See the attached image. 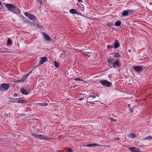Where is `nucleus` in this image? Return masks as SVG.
<instances>
[{
  "instance_id": "35",
  "label": "nucleus",
  "mask_w": 152,
  "mask_h": 152,
  "mask_svg": "<svg viewBox=\"0 0 152 152\" xmlns=\"http://www.w3.org/2000/svg\"><path fill=\"white\" fill-rule=\"evenodd\" d=\"M18 96V94H17V93H15V94H14V96L15 97H17V96Z\"/></svg>"
},
{
  "instance_id": "9",
  "label": "nucleus",
  "mask_w": 152,
  "mask_h": 152,
  "mask_svg": "<svg viewBox=\"0 0 152 152\" xmlns=\"http://www.w3.org/2000/svg\"><path fill=\"white\" fill-rule=\"evenodd\" d=\"M39 139L42 140H49L50 139V138H48L47 137H46L44 135L39 134Z\"/></svg>"
},
{
  "instance_id": "7",
  "label": "nucleus",
  "mask_w": 152,
  "mask_h": 152,
  "mask_svg": "<svg viewBox=\"0 0 152 152\" xmlns=\"http://www.w3.org/2000/svg\"><path fill=\"white\" fill-rule=\"evenodd\" d=\"M120 46V44L119 41L117 40H116L114 42V48L115 49H116L119 47Z\"/></svg>"
},
{
  "instance_id": "39",
  "label": "nucleus",
  "mask_w": 152,
  "mask_h": 152,
  "mask_svg": "<svg viewBox=\"0 0 152 152\" xmlns=\"http://www.w3.org/2000/svg\"><path fill=\"white\" fill-rule=\"evenodd\" d=\"M39 2L40 3V4H42V1H39Z\"/></svg>"
},
{
  "instance_id": "18",
  "label": "nucleus",
  "mask_w": 152,
  "mask_h": 152,
  "mask_svg": "<svg viewBox=\"0 0 152 152\" xmlns=\"http://www.w3.org/2000/svg\"><path fill=\"white\" fill-rule=\"evenodd\" d=\"M114 56L115 57H120V55L118 52H115L113 53Z\"/></svg>"
},
{
  "instance_id": "28",
  "label": "nucleus",
  "mask_w": 152,
  "mask_h": 152,
  "mask_svg": "<svg viewBox=\"0 0 152 152\" xmlns=\"http://www.w3.org/2000/svg\"><path fill=\"white\" fill-rule=\"evenodd\" d=\"M39 104L44 106H46L47 105V104L46 103H39Z\"/></svg>"
},
{
  "instance_id": "10",
  "label": "nucleus",
  "mask_w": 152,
  "mask_h": 152,
  "mask_svg": "<svg viewBox=\"0 0 152 152\" xmlns=\"http://www.w3.org/2000/svg\"><path fill=\"white\" fill-rule=\"evenodd\" d=\"M42 34H43V35L44 36V37L48 41H50V38L49 36V35H48V34H46L43 32Z\"/></svg>"
},
{
  "instance_id": "12",
  "label": "nucleus",
  "mask_w": 152,
  "mask_h": 152,
  "mask_svg": "<svg viewBox=\"0 0 152 152\" xmlns=\"http://www.w3.org/2000/svg\"><path fill=\"white\" fill-rule=\"evenodd\" d=\"M69 11L70 13L72 14H77L78 12L76 10L74 9H71Z\"/></svg>"
},
{
  "instance_id": "14",
  "label": "nucleus",
  "mask_w": 152,
  "mask_h": 152,
  "mask_svg": "<svg viewBox=\"0 0 152 152\" xmlns=\"http://www.w3.org/2000/svg\"><path fill=\"white\" fill-rule=\"evenodd\" d=\"M142 140H152V136L151 135L148 136L146 137L143 138Z\"/></svg>"
},
{
  "instance_id": "36",
  "label": "nucleus",
  "mask_w": 152,
  "mask_h": 152,
  "mask_svg": "<svg viewBox=\"0 0 152 152\" xmlns=\"http://www.w3.org/2000/svg\"><path fill=\"white\" fill-rule=\"evenodd\" d=\"M87 147H91L92 146L91 144H88L87 145Z\"/></svg>"
},
{
  "instance_id": "8",
  "label": "nucleus",
  "mask_w": 152,
  "mask_h": 152,
  "mask_svg": "<svg viewBox=\"0 0 152 152\" xmlns=\"http://www.w3.org/2000/svg\"><path fill=\"white\" fill-rule=\"evenodd\" d=\"M130 150L133 152H139L140 151L139 149L136 147H131L130 148Z\"/></svg>"
},
{
  "instance_id": "2",
  "label": "nucleus",
  "mask_w": 152,
  "mask_h": 152,
  "mask_svg": "<svg viewBox=\"0 0 152 152\" xmlns=\"http://www.w3.org/2000/svg\"><path fill=\"white\" fill-rule=\"evenodd\" d=\"M99 81L101 84L106 87H109L111 85L110 82L106 80H100Z\"/></svg>"
},
{
  "instance_id": "25",
  "label": "nucleus",
  "mask_w": 152,
  "mask_h": 152,
  "mask_svg": "<svg viewBox=\"0 0 152 152\" xmlns=\"http://www.w3.org/2000/svg\"><path fill=\"white\" fill-rule=\"evenodd\" d=\"M25 101L23 99H19L18 101V102L20 103H23Z\"/></svg>"
},
{
  "instance_id": "22",
  "label": "nucleus",
  "mask_w": 152,
  "mask_h": 152,
  "mask_svg": "<svg viewBox=\"0 0 152 152\" xmlns=\"http://www.w3.org/2000/svg\"><path fill=\"white\" fill-rule=\"evenodd\" d=\"M54 66L56 68H58L59 67V64H58V63L57 61H55L54 62Z\"/></svg>"
},
{
  "instance_id": "29",
  "label": "nucleus",
  "mask_w": 152,
  "mask_h": 152,
  "mask_svg": "<svg viewBox=\"0 0 152 152\" xmlns=\"http://www.w3.org/2000/svg\"><path fill=\"white\" fill-rule=\"evenodd\" d=\"M67 151L68 152H72V150L71 148H68L67 149Z\"/></svg>"
},
{
  "instance_id": "42",
  "label": "nucleus",
  "mask_w": 152,
  "mask_h": 152,
  "mask_svg": "<svg viewBox=\"0 0 152 152\" xmlns=\"http://www.w3.org/2000/svg\"><path fill=\"white\" fill-rule=\"evenodd\" d=\"M128 106L129 107V106H130V104H128Z\"/></svg>"
},
{
  "instance_id": "41",
  "label": "nucleus",
  "mask_w": 152,
  "mask_h": 152,
  "mask_svg": "<svg viewBox=\"0 0 152 152\" xmlns=\"http://www.w3.org/2000/svg\"><path fill=\"white\" fill-rule=\"evenodd\" d=\"M1 2L0 1V6L1 5Z\"/></svg>"
},
{
  "instance_id": "20",
  "label": "nucleus",
  "mask_w": 152,
  "mask_h": 152,
  "mask_svg": "<svg viewBox=\"0 0 152 152\" xmlns=\"http://www.w3.org/2000/svg\"><path fill=\"white\" fill-rule=\"evenodd\" d=\"M113 59L112 58H110L109 59L107 60V62L108 63H110V64H113Z\"/></svg>"
},
{
  "instance_id": "38",
  "label": "nucleus",
  "mask_w": 152,
  "mask_h": 152,
  "mask_svg": "<svg viewBox=\"0 0 152 152\" xmlns=\"http://www.w3.org/2000/svg\"><path fill=\"white\" fill-rule=\"evenodd\" d=\"M32 71H30L28 73H29V75L30 74H31L32 73Z\"/></svg>"
},
{
  "instance_id": "44",
  "label": "nucleus",
  "mask_w": 152,
  "mask_h": 152,
  "mask_svg": "<svg viewBox=\"0 0 152 152\" xmlns=\"http://www.w3.org/2000/svg\"><path fill=\"white\" fill-rule=\"evenodd\" d=\"M17 99H20V98H18Z\"/></svg>"
},
{
  "instance_id": "19",
  "label": "nucleus",
  "mask_w": 152,
  "mask_h": 152,
  "mask_svg": "<svg viewBox=\"0 0 152 152\" xmlns=\"http://www.w3.org/2000/svg\"><path fill=\"white\" fill-rule=\"evenodd\" d=\"M121 22L119 20L116 21L115 24V25L116 26H118L121 25Z\"/></svg>"
},
{
  "instance_id": "30",
  "label": "nucleus",
  "mask_w": 152,
  "mask_h": 152,
  "mask_svg": "<svg viewBox=\"0 0 152 152\" xmlns=\"http://www.w3.org/2000/svg\"><path fill=\"white\" fill-rule=\"evenodd\" d=\"M110 120L112 121H113V122H116L117 121V120L116 119H114L112 117L110 118Z\"/></svg>"
},
{
  "instance_id": "32",
  "label": "nucleus",
  "mask_w": 152,
  "mask_h": 152,
  "mask_svg": "<svg viewBox=\"0 0 152 152\" xmlns=\"http://www.w3.org/2000/svg\"><path fill=\"white\" fill-rule=\"evenodd\" d=\"M121 138H115L114 139V141L115 140H120Z\"/></svg>"
},
{
  "instance_id": "11",
  "label": "nucleus",
  "mask_w": 152,
  "mask_h": 152,
  "mask_svg": "<svg viewBox=\"0 0 152 152\" xmlns=\"http://www.w3.org/2000/svg\"><path fill=\"white\" fill-rule=\"evenodd\" d=\"M48 60L47 58L45 57H42L41 58L40 64H42Z\"/></svg>"
},
{
  "instance_id": "15",
  "label": "nucleus",
  "mask_w": 152,
  "mask_h": 152,
  "mask_svg": "<svg viewBox=\"0 0 152 152\" xmlns=\"http://www.w3.org/2000/svg\"><path fill=\"white\" fill-rule=\"evenodd\" d=\"M128 15V12L126 10H125L123 12L122 14H121V15L123 16H126Z\"/></svg>"
},
{
  "instance_id": "27",
  "label": "nucleus",
  "mask_w": 152,
  "mask_h": 152,
  "mask_svg": "<svg viewBox=\"0 0 152 152\" xmlns=\"http://www.w3.org/2000/svg\"><path fill=\"white\" fill-rule=\"evenodd\" d=\"M113 45H108L107 46V48L108 49H110L113 48Z\"/></svg>"
},
{
  "instance_id": "5",
  "label": "nucleus",
  "mask_w": 152,
  "mask_h": 152,
  "mask_svg": "<svg viewBox=\"0 0 152 152\" xmlns=\"http://www.w3.org/2000/svg\"><path fill=\"white\" fill-rule=\"evenodd\" d=\"M24 15L26 16L30 20H34L36 18L35 16L33 15L28 13L27 12H25Z\"/></svg>"
},
{
  "instance_id": "17",
  "label": "nucleus",
  "mask_w": 152,
  "mask_h": 152,
  "mask_svg": "<svg viewBox=\"0 0 152 152\" xmlns=\"http://www.w3.org/2000/svg\"><path fill=\"white\" fill-rule=\"evenodd\" d=\"M21 92L23 94L25 95L27 94L28 93L27 91L23 88H22L21 89Z\"/></svg>"
},
{
  "instance_id": "43",
  "label": "nucleus",
  "mask_w": 152,
  "mask_h": 152,
  "mask_svg": "<svg viewBox=\"0 0 152 152\" xmlns=\"http://www.w3.org/2000/svg\"><path fill=\"white\" fill-rule=\"evenodd\" d=\"M129 52H130V50H129Z\"/></svg>"
},
{
  "instance_id": "33",
  "label": "nucleus",
  "mask_w": 152,
  "mask_h": 152,
  "mask_svg": "<svg viewBox=\"0 0 152 152\" xmlns=\"http://www.w3.org/2000/svg\"><path fill=\"white\" fill-rule=\"evenodd\" d=\"M29 75V73H27L26 75H24L25 77H26V78H27Z\"/></svg>"
},
{
  "instance_id": "31",
  "label": "nucleus",
  "mask_w": 152,
  "mask_h": 152,
  "mask_svg": "<svg viewBox=\"0 0 152 152\" xmlns=\"http://www.w3.org/2000/svg\"><path fill=\"white\" fill-rule=\"evenodd\" d=\"M92 146H98L99 145V144L94 143V144H91Z\"/></svg>"
},
{
  "instance_id": "21",
  "label": "nucleus",
  "mask_w": 152,
  "mask_h": 152,
  "mask_svg": "<svg viewBox=\"0 0 152 152\" xmlns=\"http://www.w3.org/2000/svg\"><path fill=\"white\" fill-rule=\"evenodd\" d=\"M26 77H25V76H23L21 78V79L17 81L19 82H23V81L26 79Z\"/></svg>"
},
{
  "instance_id": "4",
  "label": "nucleus",
  "mask_w": 152,
  "mask_h": 152,
  "mask_svg": "<svg viewBox=\"0 0 152 152\" xmlns=\"http://www.w3.org/2000/svg\"><path fill=\"white\" fill-rule=\"evenodd\" d=\"M113 66L116 67V66L118 67H120L121 66V63L120 61L118 60H116L114 62L113 64Z\"/></svg>"
},
{
  "instance_id": "13",
  "label": "nucleus",
  "mask_w": 152,
  "mask_h": 152,
  "mask_svg": "<svg viewBox=\"0 0 152 152\" xmlns=\"http://www.w3.org/2000/svg\"><path fill=\"white\" fill-rule=\"evenodd\" d=\"M127 136L128 137L132 138H134L135 137V135L134 133H131L129 134H128Z\"/></svg>"
},
{
  "instance_id": "37",
  "label": "nucleus",
  "mask_w": 152,
  "mask_h": 152,
  "mask_svg": "<svg viewBox=\"0 0 152 152\" xmlns=\"http://www.w3.org/2000/svg\"><path fill=\"white\" fill-rule=\"evenodd\" d=\"M78 1L79 3H80L82 2V0H78Z\"/></svg>"
},
{
  "instance_id": "23",
  "label": "nucleus",
  "mask_w": 152,
  "mask_h": 152,
  "mask_svg": "<svg viewBox=\"0 0 152 152\" xmlns=\"http://www.w3.org/2000/svg\"><path fill=\"white\" fill-rule=\"evenodd\" d=\"M12 41L11 39L9 38L8 39L7 41V44L10 45H12Z\"/></svg>"
},
{
  "instance_id": "1",
  "label": "nucleus",
  "mask_w": 152,
  "mask_h": 152,
  "mask_svg": "<svg viewBox=\"0 0 152 152\" xmlns=\"http://www.w3.org/2000/svg\"><path fill=\"white\" fill-rule=\"evenodd\" d=\"M5 6L7 9L13 13L19 14L20 13V10L12 4H6Z\"/></svg>"
},
{
  "instance_id": "34",
  "label": "nucleus",
  "mask_w": 152,
  "mask_h": 152,
  "mask_svg": "<svg viewBox=\"0 0 152 152\" xmlns=\"http://www.w3.org/2000/svg\"><path fill=\"white\" fill-rule=\"evenodd\" d=\"M84 99V98H80L79 99H78V100H83Z\"/></svg>"
},
{
  "instance_id": "6",
  "label": "nucleus",
  "mask_w": 152,
  "mask_h": 152,
  "mask_svg": "<svg viewBox=\"0 0 152 152\" xmlns=\"http://www.w3.org/2000/svg\"><path fill=\"white\" fill-rule=\"evenodd\" d=\"M133 69L136 72H138L141 71L143 69V68L142 66H137L133 67Z\"/></svg>"
},
{
  "instance_id": "16",
  "label": "nucleus",
  "mask_w": 152,
  "mask_h": 152,
  "mask_svg": "<svg viewBox=\"0 0 152 152\" xmlns=\"http://www.w3.org/2000/svg\"><path fill=\"white\" fill-rule=\"evenodd\" d=\"M96 96L99 97L98 94L96 95L95 93H92L90 95V97L94 98L96 97Z\"/></svg>"
},
{
  "instance_id": "3",
  "label": "nucleus",
  "mask_w": 152,
  "mask_h": 152,
  "mask_svg": "<svg viewBox=\"0 0 152 152\" xmlns=\"http://www.w3.org/2000/svg\"><path fill=\"white\" fill-rule=\"evenodd\" d=\"M10 86L9 84L7 83H3L0 86V90H1V88L4 89V91L8 89Z\"/></svg>"
},
{
  "instance_id": "24",
  "label": "nucleus",
  "mask_w": 152,
  "mask_h": 152,
  "mask_svg": "<svg viewBox=\"0 0 152 152\" xmlns=\"http://www.w3.org/2000/svg\"><path fill=\"white\" fill-rule=\"evenodd\" d=\"M74 80L75 81H83L84 80L80 78H75Z\"/></svg>"
},
{
  "instance_id": "26",
  "label": "nucleus",
  "mask_w": 152,
  "mask_h": 152,
  "mask_svg": "<svg viewBox=\"0 0 152 152\" xmlns=\"http://www.w3.org/2000/svg\"><path fill=\"white\" fill-rule=\"evenodd\" d=\"M39 134H32V135L34 136V137L38 138L39 136Z\"/></svg>"
},
{
  "instance_id": "40",
  "label": "nucleus",
  "mask_w": 152,
  "mask_h": 152,
  "mask_svg": "<svg viewBox=\"0 0 152 152\" xmlns=\"http://www.w3.org/2000/svg\"><path fill=\"white\" fill-rule=\"evenodd\" d=\"M77 86V85H75V86H73V87H74V88H75V87L76 86Z\"/></svg>"
}]
</instances>
